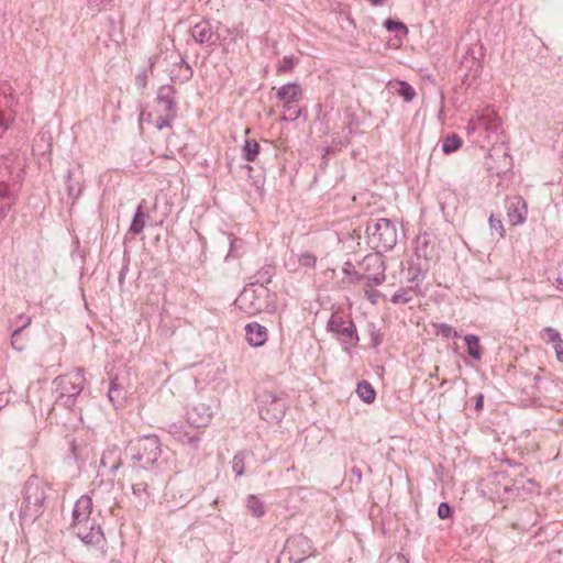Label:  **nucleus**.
<instances>
[{"instance_id": "nucleus-1", "label": "nucleus", "mask_w": 563, "mask_h": 563, "mask_svg": "<svg viewBox=\"0 0 563 563\" xmlns=\"http://www.w3.org/2000/svg\"><path fill=\"white\" fill-rule=\"evenodd\" d=\"M161 452V443L155 435H145L133 440L125 449V454L139 462L144 468L154 464Z\"/></svg>"}, {"instance_id": "nucleus-2", "label": "nucleus", "mask_w": 563, "mask_h": 563, "mask_svg": "<svg viewBox=\"0 0 563 563\" xmlns=\"http://www.w3.org/2000/svg\"><path fill=\"white\" fill-rule=\"evenodd\" d=\"M57 402L70 408L75 398L81 393L85 384L82 369L77 368L66 375L58 376L54 380Z\"/></svg>"}, {"instance_id": "nucleus-3", "label": "nucleus", "mask_w": 563, "mask_h": 563, "mask_svg": "<svg viewBox=\"0 0 563 563\" xmlns=\"http://www.w3.org/2000/svg\"><path fill=\"white\" fill-rule=\"evenodd\" d=\"M45 499V484L37 477L30 478L25 485L24 505L21 509L23 517L32 519L37 518L42 514Z\"/></svg>"}, {"instance_id": "nucleus-4", "label": "nucleus", "mask_w": 563, "mask_h": 563, "mask_svg": "<svg viewBox=\"0 0 563 563\" xmlns=\"http://www.w3.org/2000/svg\"><path fill=\"white\" fill-rule=\"evenodd\" d=\"M371 232V241L379 251H388L394 247L397 242V232L390 220L378 219L373 227L368 228Z\"/></svg>"}, {"instance_id": "nucleus-5", "label": "nucleus", "mask_w": 563, "mask_h": 563, "mask_svg": "<svg viewBox=\"0 0 563 563\" xmlns=\"http://www.w3.org/2000/svg\"><path fill=\"white\" fill-rule=\"evenodd\" d=\"M258 411L263 420L269 423L279 422L285 415L286 404L283 398L268 393L263 395Z\"/></svg>"}, {"instance_id": "nucleus-6", "label": "nucleus", "mask_w": 563, "mask_h": 563, "mask_svg": "<svg viewBox=\"0 0 563 563\" xmlns=\"http://www.w3.org/2000/svg\"><path fill=\"white\" fill-rule=\"evenodd\" d=\"M284 550L285 558L292 559L294 563H300L312 554L311 542L303 534H297L288 538Z\"/></svg>"}, {"instance_id": "nucleus-7", "label": "nucleus", "mask_w": 563, "mask_h": 563, "mask_svg": "<svg viewBox=\"0 0 563 563\" xmlns=\"http://www.w3.org/2000/svg\"><path fill=\"white\" fill-rule=\"evenodd\" d=\"M329 329L336 334L338 340L344 344H352L355 340V329L352 320L342 313H333L329 320Z\"/></svg>"}, {"instance_id": "nucleus-8", "label": "nucleus", "mask_w": 563, "mask_h": 563, "mask_svg": "<svg viewBox=\"0 0 563 563\" xmlns=\"http://www.w3.org/2000/svg\"><path fill=\"white\" fill-rule=\"evenodd\" d=\"M212 415V406L200 401L194 405L192 408L187 411V420L191 426L196 428H202L209 424Z\"/></svg>"}, {"instance_id": "nucleus-9", "label": "nucleus", "mask_w": 563, "mask_h": 563, "mask_svg": "<svg viewBox=\"0 0 563 563\" xmlns=\"http://www.w3.org/2000/svg\"><path fill=\"white\" fill-rule=\"evenodd\" d=\"M527 212V203L521 197L515 196L507 200V218L510 224H522L526 221Z\"/></svg>"}, {"instance_id": "nucleus-10", "label": "nucleus", "mask_w": 563, "mask_h": 563, "mask_svg": "<svg viewBox=\"0 0 563 563\" xmlns=\"http://www.w3.org/2000/svg\"><path fill=\"white\" fill-rule=\"evenodd\" d=\"M76 533L86 544H99L104 539L101 526L90 521L87 525H79Z\"/></svg>"}, {"instance_id": "nucleus-11", "label": "nucleus", "mask_w": 563, "mask_h": 563, "mask_svg": "<svg viewBox=\"0 0 563 563\" xmlns=\"http://www.w3.org/2000/svg\"><path fill=\"white\" fill-rule=\"evenodd\" d=\"M91 509V499L88 496H81L75 504L73 509L74 527L78 530L79 525L89 523V515Z\"/></svg>"}, {"instance_id": "nucleus-12", "label": "nucleus", "mask_w": 563, "mask_h": 563, "mask_svg": "<svg viewBox=\"0 0 563 563\" xmlns=\"http://www.w3.org/2000/svg\"><path fill=\"white\" fill-rule=\"evenodd\" d=\"M236 306L249 314H255L261 311V303L254 290L244 289L235 300Z\"/></svg>"}, {"instance_id": "nucleus-13", "label": "nucleus", "mask_w": 563, "mask_h": 563, "mask_svg": "<svg viewBox=\"0 0 563 563\" xmlns=\"http://www.w3.org/2000/svg\"><path fill=\"white\" fill-rule=\"evenodd\" d=\"M245 331L246 340L254 347L263 345L267 340V330L260 323L254 322L247 324Z\"/></svg>"}, {"instance_id": "nucleus-14", "label": "nucleus", "mask_w": 563, "mask_h": 563, "mask_svg": "<svg viewBox=\"0 0 563 563\" xmlns=\"http://www.w3.org/2000/svg\"><path fill=\"white\" fill-rule=\"evenodd\" d=\"M277 96L287 103L297 102L301 96V88L297 84H287L278 89Z\"/></svg>"}, {"instance_id": "nucleus-15", "label": "nucleus", "mask_w": 563, "mask_h": 563, "mask_svg": "<svg viewBox=\"0 0 563 563\" xmlns=\"http://www.w3.org/2000/svg\"><path fill=\"white\" fill-rule=\"evenodd\" d=\"M157 106L161 111L165 112V118L162 121L157 122V128L162 130L165 126H169V123L175 115L174 102L168 98H159L157 101Z\"/></svg>"}, {"instance_id": "nucleus-16", "label": "nucleus", "mask_w": 563, "mask_h": 563, "mask_svg": "<svg viewBox=\"0 0 563 563\" xmlns=\"http://www.w3.org/2000/svg\"><path fill=\"white\" fill-rule=\"evenodd\" d=\"M390 86L395 88L397 95H399L406 102H410L416 97L415 89L406 81L396 80L394 82H389Z\"/></svg>"}, {"instance_id": "nucleus-17", "label": "nucleus", "mask_w": 563, "mask_h": 563, "mask_svg": "<svg viewBox=\"0 0 563 563\" xmlns=\"http://www.w3.org/2000/svg\"><path fill=\"white\" fill-rule=\"evenodd\" d=\"M356 393L358 397L366 404H372L376 397L374 388L366 380H362L357 384Z\"/></svg>"}, {"instance_id": "nucleus-18", "label": "nucleus", "mask_w": 563, "mask_h": 563, "mask_svg": "<svg viewBox=\"0 0 563 563\" xmlns=\"http://www.w3.org/2000/svg\"><path fill=\"white\" fill-rule=\"evenodd\" d=\"M108 400L111 401L115 408L122 406L125 400V393L122 391L114 382L111 383L108 389Z\"/></svg>"}, {"instance_id": "nucleus-19", "label": "nucleus", "mask_w": 563, "mask_h": 563, "mask_svg": "<svg viewBox=\"0 0 563 563\" xmlns=\"http://www.w3.org/2000/svg\"><path fill=\"white\" fill-rule=\"evenodd\" d=\"M243 157L247 162H255L258 153H260V144L255 140H246L243 148Z\"/></svg>"}, {"instance_id": "nucleus-20", "label": "nucleus", "mask_w": 563, "mask_h": 563, "mask_svg": "<svg viewBox=\"0 0 563 563\" xmlns=\"http://www.w3.org/2000/svg\"><path fill=\"white\" fill-rule=\"evenodd\" d=\"M462 146V140L456 134L446 135L442 143V151L444 154H451Z\"/></svg>"}, {"instance_id": "nucleus-21", "label": "nucleus", "mask_w": 563, "mask_h": 563, "mask_svg": "<svg viewBox=\"0 0 563 563\" xmlns=\"http://www.w3.org/2000/svg\"><path fill=\"white\" fill-rule=\"evenodd\" d=\"M542 339L547 342H551L555 352H561V350H563V342L560 339V334L555 330L545 329L542 333Z\"/></svg>"}, {"instance_id": "nucleus-22", "label": "nucleus", "mask_w": 563, "mask_h": 563, "mask_svg": "<svg viewBox=\"0 0 563 563\" xmlns=\"http://www.w3.org/2000/svg\"><path fill=\"white\" fill-rule=\"evenodd\" d=\"M245 457H246V452H244V451H241L233 456L232 470L236 474V476H242L245 473V467H244Z\"/></svg>"}, {"instance_id": "nucleus-23", "label": "nucleus", "mask_w": 563, "mask_h": 563, "mask_svg": "<svg viewBox=\"0 0 563 563\" xmlns=\"http://www.w3.org/2000/svg\"><path fill=\"white\" fill-rule=\"evenodd\" d=\"M147 216L139 208L131 224L133 233H141L145 227Z\"/></svg>"}, {"instance_id": "nucleus-24", "label": "nucleus", "mask_w": 563, "mask_h": 563, "mask_svg": "<svg viewBox=\"0 0 563 563\" xmlns=\"http://www.w3.org/2000/svg\"><path fill=\"white\" fill-rule=\"evenodd\" d=\"M247 509L253 514L255 517H262L264 515V506L261 503V500L254 496L251 495L247 498Z\"/></svg>"}, {"instance_id": "nucleus-25", "label": "nucleus", "mask_w": 563, "mask_h": 563, "mask_svg": "<svg viewBox=\"0 0 563 563\" xmlns=\"http://www.w3.org/2000/svg\"><path fill=\"white\" fill-rule=\"evenodd\" d=\"M384 26L389 32H400L404 36L408 35V27L402 23L394 20H386Z\"/></svg>"}, {"instance_id": "nucleus-26", "label": "nucleus", "mask_w": 563, "mask_h": 563, "mask_svg": "<svg viewBox=\"0 0 563 563\" xmlns=\"http://www.w3.org/2000/svg\"><path fill=\"white\" fill-rule=\"evenodd\" d=\"M296 64V58L292 56H285L277 66L278 73H288L290 71Z\"/></svg>"}, {"instance_id": "nucleus-27", "label": "nucleus", "mask_w": 563, "mask_h": 563, "mask_svg": "<svg viewBox=\"0 0 563 563\" xmlns=\"http://www.w3.org/2000/svg\"><path fill=\"white\" fill-rule=\"evenodd\" d=\"M298 262L305 267L313 268L317 264V257L310 252H305L299 255Z\"/></svg>"}, {"instance_id": "nucleus-28", "label": "nucleus", "mask_w": 563, "mask_h": 563, "mask_svg": "<svg viewBox=\"0 0 563 563\" xmlns=\"http://www.w3.org/2000/svg\"><path fill=\"white\" fill-rule=\"evenodd\" d=\"M466 344H467V352H478L479 349V339L476 335H466L464 338Z\"/></svg>"}, {"instance_id": "nucleus-29", "label": "nucleus", "mask_w": 563, "mask_h": 563, "mask_svg": "<svg viewBox=\"0 0 563 563\" xmlns=\"http://www.w3.org/2000/svg\"><path fill=\"white\" fill-rule=\"evenodd\" d=\"M11 122H12L11 115L5 114L4 112L0 111V137H2L4 132L8 130Z\"/></svg>"}, {"instance_id": "nucleus-30", "label": "nucleus", "mask_w": 563, "mask_h": 563, "mask_svg": "<svg viewBox=\"0 0 563 563\" xmlns=\"http://www.w3.org/2000/svg\"><path fill=\"white\" fill-rule=\"evenodd\" d=\"M452 514V508L449 504L446 503H441L438 507V516L441 518V519H446L451 516Z\"/></svg>"}, {"instance_id": "nucleus-31", "label": "nucleus", "mask_w": 563, "mask_h": 563, "mask_svg": "<svg viewBox=\"0 0 563 563\" xmlns=\"http://www.w3.org/2000/svg\"><path fill=\"white\" fill-rule=\"evenodd\" d=\"M489 224L492 229H495L500 238L505 236V229L499 219H495L493 216L489 218Z\"/></svg>"}, {"instance_id": "nucleus-32", "label": "nucleus", "mask_w": 563, "mask_h": 563, "mask_svg": "<svg viewBox=\"0 0 563 563\" xmlns=\"http://www.w3.org/2000/svg\"><path fill=\"white\" fill-rule=\"evenodd\" d=\"M437 333L442 334L444 338H449L452 334L456 335V332L446 324H440L437 327Z\"/></svg>"}, {"instance_id": "nucleus-33", "label": "nucleus", "mask_w": 563, "mask_h": 563, "mask_svg": "<svg viewBox=\"0 0 563 563\" xmlns=\"http://www.w3.org/2000/svg\"><path fill=\"white\" fill-rule=\"evenodd\" d=\"M386 563H409V561L404 554L396 553V554L390 555L387 559Z\"/></svg>"}, {"instance_id": "nucleus-34", "label": "nucleus", "mask_w": 563, "mask_h": 563, "mask_svg": "<svg viewBox=\"0 0 563 563\" xmlns=\"http://www.w3.org/2000/svg\"><path fill=\"white\" fill-rule=\"evenodd\" d=\"M276 563H294V561L290 558H285V550H283Z\"/></svg>"}, {"instance_id": "nucleus-35", "label": "nucleus", "mask_w": 563, "mask_h": 563, "mask_svg": "<svg viewBox=\"0 0 563 563\" xmlns=\"http://www.w3.org/2000/svg\"><path fill=\"white\" fill-rule=\"evenodd\" d=\"M146 485L143 483L133 485V492L134 494H140L141 492H145Z\"/></svg>"}, {"instance_id": "nucleus-36", "label": "nucleus", "mask_w": 563, "mask_h": 563, "mask_svg": "<svg viewBox=\"0 0 563 563\" xmlns=\"http://www.w3.org/2000/svg\"><path fill=\"white\" fill-rule=\"evenodd\" d=\"M9 402V396L5 393H0V409Z\"/></svg>"}, {"instance_id": "nucleus-37", "label": "nucleus", "mask_w": 563, "mask_h": 563, "mask_svg": "<svg viewBox=\"0 0 563 563\" xmlns=\"http://www.w3.org/2000/svg\"><path fill=\"white\" fill-rule=\"evenodd\" d=\"M476 409H482L483 407V395H479L476 400Z\"/></svg>"}, {"instance_id": "nucleus-38", "label": "nucleus", "mask_w": 563, "mask_h": 563, "mask_svg": "<svg viewBox=\"0 0 563 563\" xmlns=\"http://www.w3.org/2000/svg\"><path fill=\"white\" fill-rule=\"evenodd\" d=\"M368 1L374 7H378V5L383 4V2H384V0H368Z\"/></svg>"}, {"instance_id": "nucleus-39", "label": "nucleus", "mask_w": 563, "mask_h": 563, "mask_svg": "<svg viewBox=\"0 0 563 563\" xmlns=\"http://www.w3.org/2000/svg\"><path fill=\"white\" fill-rule=\"evenodd\" d=\"M476 130V124L471 122L468 126V132H474Z\"/></svg>"}, {"instance_id": "nucleus-40", "label": "nucleus", "mask_w": 563, "mask_h": 563, "mask_svg": "<svg viewBox=\"0 0 563 563\" xmlns=\"http://www.w3.org/2000/svg\"><path fill=\"white\" fill-rule=\"evenodd\" d=\"M352 473H353L354 475H356L358 478H361V471H360L358 468H355V467H354V468L352 470Z\"/></svg>"}, {"instance_id": "nucleus-41", "label": "nucleus", "mask_w": 563, "mask_h": 563, "mask_svg": "<svg viewBox=\"0 0 563 563\" xmlns=\"http://www.w3.org/2000/svg\"><path fill=\"white\" fill-rule=\"evenodd\" d=\"M474 360L476 361H479L481 360V355L482 354H477V353H474V354H470Z\"/></svg>"}, {"instance_id": "nucleus-42", "label": "nucleus", "mask_w": 563, "mask_h": 563, "mask_svg": "<svg viewBox=\"0 0 563 563\" xmlns=\"http://www.w3.org/2000/svg\"><path fill=\"white\" fill-rule=\"evenodd\" d=\"M556 358L559 362L563 363V354H556Z\"/></svg>"}, {"instance_id": "nucleus-43", "label": "nucleus", "mask_w": 563, "mask_h": 563, "mask_svg": "<svg viewBox=\"0 0 563 563\" xmlns=\"http://www.w3.org/2000/svg\"><path fill=\"white\" fill-rule=\"evenodd\" d=\"M119 466H120V463H117V464H114V465L111 467V470H112V471H115V470H118V468H119Z\"/></svg>"}, {"instance_id": "nucleus-44", "label": "nucleus", "mask_w": 563, "mask_h": 563, "mask_svg": "<svg viewBox=\"0 0 563 563\" xmlns=\"http://www.w3.org/2000/svg\"><path fill=\"white\" fill-rule=\"evenodd\" d=\"M100 463L101 465H104L106 464V460H104V456L102 455L101 459H100Z\"/></svg>"}]
</instances>
